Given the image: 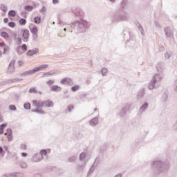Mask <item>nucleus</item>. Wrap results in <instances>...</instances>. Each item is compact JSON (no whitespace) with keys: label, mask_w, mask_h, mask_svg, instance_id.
Listing matches in <instances>:
<instances>
[{"label":"nucleus","mask_w":177,"mask_h":177,"mask_svg":"<svg viewBox=\"0 0 177 177\" xmlns=\"http://www.w3.org/2000/svg\"><path fill=\"white\" fill-rule=\"evenodd\" d=\"M4 153L5 152L3 151V149L1 147H0V154L3 155Z\"/></svg>","instance_id":"nucleus-31"},{"label":"nucleus","mask_w":177,"mask_h":177,"mask_svg":"<svg viewBox=\"0 0 177 177\" xmlns=\"http://www.w3.org/2000/svg\"><path fill=\"white\" fill-rule=\"evenodd\" d=\"M3 21H4V23H8L9 19L5 18V19H3Z\"/></svg>","instance_id":"nucleus-39"},{"label":"nucleus","mask_w":177,"mask_h":177,"mask_svg":"<svg viewBox=\"0 0 177 177\" xmlns=\"http://www.w3.org/2000/svg\"><path fill=\"white\" fill-rule=\"evenodd\" d=\"M8 16H10V17H15V16H16V11L15 10L9 11Z\"/></svg>","instance_id":"nucleus-18"},{"label":"nucleus","mask_w":177,"mask_h":177,"mask_svg":"<svg viewBox=\"0 0 177 177\" xmlns=\"http://www.w3.org/2000/svg\"><path fill=\"white\" fill-rule=\"evenodd\" d=\"M64 30L66 31V28H64Z\"/></svg>","instance_id":"nucleus-43"},{"label":"nucleus","mask_w":177,"mask_h":177,"mask_svg":"<svg viewBox=\"0 0 177 177\" xmlns=\"http://www.w3.org/2000/svg\"><path fill=\"white\" fill-rule=\"evenodd\" d=\"M53 3H54V5H56V3H59V0H53Z\"/></svg>","instance_id":"nucleus-36"},{"label":"nucleus","mask_w":177,"mask_h":177,"mask_svg":"<svg viewBox=\"0 0 177 177\" xmlns=\"http://www.w3.org/2000/svg\"><path fill=\"white\" fill-rule=\"evenodd\" d=\"M51 91H53V92H59L62 91V88L59 86L54 85L52 86Z\"/></svg>","instance_id":"nucleus-10"},{"label":"nucleus","mask_w":177,"mask_h":177,"mask_svg":"<svg viewBox=\"0 0 177 177\" xmlns=\"http://www.w3.org/2000/svg\"><path fill=\"white\" fill-rule=\"evenodd\" d=\"M74 109V106L73 105H70L68 106V109L69 111H71Z\"/></svg>","instance_id":"nucleus-30"},{"label":"nucleus","mask_w":177,"mask_h":177,"mask_svg":"<svg viewBox=\"0 0 177 177\" xmlns=\"http://www.w3.org/2000/svg\"><path fill=\"white\" fill-rule=\"evenodd\" d=\"M15 63H16L15 60L11 61L8 66L9 70H15Z\"/></svg>","instance_id":"nucleus-16"},{"label":"nucleus","mask_w":177,"mask_h":177,"mask_svg":"<svg viewBox=\"0 0 177 177\" xmlns=\"http://www.w3.org/2000/svg\"><path fill=\"white\" fill-rule=\"evenodd\" d=\"M2 55V53L0 52V56Z\"/></svg>","instance_id":"nucleus-45"},{"label":"nucleus","mask_w":177,"mask_h":177,"mask_svg":"<svg viewBox=\"0 0 177 177\" xmlns=\"http://www.w3.org/2000/svg\"><path fill=\"white\" fill-rule=\"evenodd\" d=\"M61 84L63 85H73V80L68 77L64 78L61 80Z\"/></svg>","instance_id":"nucleus-6"},{"label":"nucleus","mask_w":177,"mask_h":177,"mask_svg":"<svg viewBox=\"0 0 177 177\" xmlns=\"http://www.w3.org/2000/svg\"><path fill=\"white\" fill-rule=\"evenodd\" d=\"M102 73V75H106L107 74V68H103Z\"/></svg>","instance_id":"nucleus-27"},{"label":"nucleus","mask_w":177,"mask_h":177,"mask_svg":"<svg viewBox=\"0 0 177 177\" xmlns=\"http://www.w3.org/2000/svg\"><path fill=\"white\" fill-rule=\"evenodd\" d=\"M41 11L42 12H46V7L44 6V7L41 8Z\"/></svg>","instance_id":"nucleus-35"},{"label":"nucleus","mask_w":177,"mask_h":177,"mask_svg":"<svg viewBox=\"0 0 177 177\" xmlns=\"http://www.w3.org/2000/svg\"><path fill=\"white\" fill-rule=\"evenodd\" d=\"M20 26H26L27 24V20L26 19H20L19 21Z\"/></svg>","instance_id":"nucleus-14"},{"label":"nucleus","mask_w":177,"mask_h":177,"mask_svg":"<svg viewBox=\"0 0 177 177\" xmlns=\"http://www.w3.org/2000/svg\"><path fill=\"white\" fill-rule=\"evenodd\" d=\"M141 109H147V103L144 104L142 106Z\"/></svg>","instance_id":"nucleus-33"},{"label":"nucleus","mask_w":177,"mask_h":177,"mask_svg":"<svg viewBox=\"0 0 177 177\" xmlns=\"http://www.w3.org/2000/svg\"><path fill=\"white\" fill-rule=\"evenodd\" d=\"M55 84V80H48L47 82V85H53Z\"/></svg>","instance_id":"nucleus-26"},{"label":"nucleus","mask_w":177,"mask_h":177,"mask_svg":"<svg viewBox=\"0 0 177 177\" xmlns=\"http://www.w3.org/2000/svg\"><path fill=\"white\" fill-rule=\"evenodd\" d=\"M21 149H22V150H26L27 149V146H26V145H22Z\"/></svg>","instance_id":"nucleus-34"},{"label":"nucleus","mask_w":177,"mask_h":177,"mask_svg":"<svg viewBox=\"0 0 177 177\" xmlns=\"http://www.w3.org/2000/svg\"><path fill=\"white\" fill-rule=\"evenodd\" d=\"M30 32H32L34 35H38V28L34 25L31 28H30Z\"/></svg>","instance_id":"nucleus-9"},{"label":"nucleus","mask_w":177,"mask_h":177,"mask_svg":"<svg viewBox=\"0 0 177 177\" xmlns=\"http://www.w3.org/2000/svg\"><path fill=\"white\" fill-rule=\"evenodd\" d=\"M1 37L4 38V39H8L9 38V34H8L6 32H1Z\"/></svg>","instance_id":"nucleus-15"},{"label":"nucleus","mask_w":177,"mask_h":177,"mask_svg":"<svg viewBox=\"0 0 177 177\" xmlns=\"http://www.w3.org/2000/svg\"><path fill=\"white\" fill-rule=\"evenodd\" d=\"M1 10H2V12H8V7L6 6V5L2 4L1 6Z\"/></svg>","instance_id":"nucleus-19"},{"label":"nucleus","mask_w":177,"mask_h":177,"mask_svg":"<svg viewBox=\"0 0 177 177\" xmlns=\"http://www.w3.org/2000/svg\"><path fill=\"white\" fill-rule=\"evenodd\" d=\"M17 44H18V45L21 44V38H18L17 39Z\"/></svg>","instance_id":"nucleus-32"},{"label":"nucleus","mask_w":177,"mask_h":177,"mask_svg":"<svg viewBox=\"0 0 177 177\" xmlns=\"http://www.w3.org/2000/svg\"><path fill=\"white\" fill-rule=\"evenodd\" d=\"M21 156H22V157H27V153H22Z\"/></svg>","instance_id":"nucleus-41"},{"label":"nucleus","mask_w":177,"mask_h":177,"mask_svg":"<svg viewBox=\"0 0 177 177\" xmlns=\"http://www.w3.org/2000/svg\"><path fill=\"white\" fill-rule=\"evenodd\" d=\"M23 63H24L23 61H19L18 62L19 66H23Z\"/></svg>","instance_id":"nucleus-37"},{"label":"nucleus","mask_w":177,"mask_h":177,"mask_svg":"<svg viewBox=\"0 0 177 177\" xmlns=\"http://www.w3.org/2000/svg\"><path fill=\"white\" fill-rule=\"evenodd\" d=\"M9 109H10V110L15 111V110H16V106H15V105H10V106H9Z\"/></svg>","instance_id":"nucleus-28"},{"label":"nucleus","mask_w":177,"mask_h":177,"mask_svg":"<svg viewBox=\"0 0 177 177\" xmlns=\"http://www.w3.org/2000/svg\"><path fill=\"white\" fill-rule=\"evenodd\" d=\"M32 106H34L35 107H37V109H40L41 107H44V103L43 102L33 100Z\"/></svg>","instance_id":"nucleus-7"},{"label":"nucleus","mask_w":177,"mask_h":177,"mask_svg":"<svg viewBox=\"0 0 177 177\" xmlns=\"http://www.w3.org/2000/svg\"><path fill=\"white\" fill-rule=\"evenodd\" d=\"M148 88L149 89H154V84H149Z\"/></svg>","instance_id":"nucleus-29"},{"label":"nucleus","mask_w":177,"mask_h":177,"mask_svg":"<svg viewBox=\"0 0 177 177\" xmlns=\"http://www.w3.org/2000/svg\"><path fill=\"white\" fill-rule=\"evenodd\" d=\"M78 89H80V86L78 85L74 86L71 88V91H73V92H75L78 91Z\"/></svg>","instance_id":"nucleus-21"},{"label":"nucleus","mask_w":177,"mask_h":177,"mask_svg":"<svg viewBox=\"0 0 177 177\" xmlns=\"http://www.w3.org/2000/svg\"><path fill=\"white\" fill-rule=\"evenodd\" d=\"M97 118H95L90 122V125H91V127H95V125H97Z\"/></svg>","instance_id":"nucleus-11"},{"label":"nucleus","mask_w":177,"mask_h":177,"mask_svg":"<svg viewBox=\"0 0 177 177\" xmlns=\"http://www.w3.org/2000/svg\"><path fill=\"white\" fill-rule=\"evenodd\" d=\"M4 135L7 136L8 142H12V140H13L12 129H8L6 133H5Z\"/></svg>","instance_id":"nucleus-5"},{"label":"nucleus","mask_w":177,"mask_h":177,"mask_svg":"<svg viewBox=\"0 0 177 177\" xmlns=\"http://www.w3.org/2000/svg\"><path fill=\"white\" fill-rule=\"evenodd\" d=\"M35 111H36L37 113H39L40 114H45V111L42 109H37Z\"/></svg>","instance_id":"nucleus-25"},{"label":"nucleus","mask_w":177,"mask_h":177,"mask_svg":"<svg viewBox=\"0 0 177 177\" xmlns=\"http://www.w3.org/2000/svg\"><path fill=\"white\" fill-rule=\"evenodd\" d=\"M48 67H49V65L44 64L39 67L35 68L33 70L26 72V74H28L29 75L31 74H35V73H38V71H42V70H46V68H48Z\"/></svg>","instance_id":"nucleus-1"},{"label":"nucleus","mask_w":177,"mask_h":177,"mask_svg":"<svg viewBox=\"0 0 177 177\" xmlns=\"http://www.w3.org/2000/svg\"><path fill=\"white\" fill-rule=\"evenodd\" d=\"M29 93H37V89L35 88H32L29 90Z\"/></svg>","instance_id":"nucleus-23"},{"label":"nucleus","mask_w":177,"mask_h":177,"mask_svg":"<svg viewBox=\"0 0 177 177\" xmlns=\"http://www.w3.org/2000/svg\"><path fill=\"white\" fill-rule=\"evenodd\" d=\"M85 158V153H82L80 155V158L82 159V158Z\"/></svg>","instance_id":"nucleus-40"},{"label":"nucleus","mask_w":177,"mask_h":177,"mask_svg":"<svg viewBox=\"0 0 177 177\" xmlns=\"http://www.w3.org/2000/svg\"><path fill=\"white\" fill-rule=\"evenodd\" d=\"M6 127H8L7 124H3L0 126V135L3 134V131Z\"/></svg>","instance_id":"nucleus-12"},{"label":"nucleus","mask_w":177,"mask_h":177,"mask_svg":"<svg viewBox=\"0 0 177 177\" xmlns=\"http://www.w3.org/2000/svg\"><path fill=\"white\" fill-rule=\"evenodd\" d=\"M8 26H10L11 28H15V27H16V23L13 21L9 22Z\"/></svg>","instance_id":"nucleus-20"},{"label":"nucleus","mask_w":177,"mask_h":177,"mask_svg":"<svg viewBox=\"0 0 177 177\" xmlns=\"http://www.w3.org/2000/svg\"><path fill=\"white\" fill-rule=\"evenodd\" d=\"M34 22L35 23V24H39V23H41V17H35Z\"/></svg>","instance_id":"nucleus-17"},{"label":"nucleus","mask_w":177,"mask_h":177,"mask_svg":"<svg viewBox=\"0 0 177 177\" xmlns=\"http://www.w3.org/2000/svg\"><path fill=\"white\" fill-rule=\"evenodd\" d=\"M37 53H39V50L38 48H34L32 50H29L26 53V56L31 57V56H34V55H37Z\"/></svg>","instance_id":"nucleus-4"},{"label":"nucleus","mask_w":177,"mask_h":177,"mask_svg":"<svg viewBox=\"0 0 177 177\" xmlns=\"http://www.w3.org/2000/svg\"><path fill=\"white\" fill-rule=\"evenodd\" d=\"M21 167H22V168H26L27 167V165L26 163H22L21 164Z\"/></svg>","instance_id":"nucleus-38"},{"label":"nucleus","mask_w":177,"mask_h":177,"mask_svg":"<svg viewBox=\"0 0 177 177\" xmlns=\"http://www.w3.org/2000/svg\"><path fill=\"white\" fill-rule=\"evenodd\" d=\"M24 9L26 10V12H32L34 7L32 6H26Z\"/></svg>","instance_id":"nucleus-13"},{"label":"nucleus","mask_w":177,"mask_h":177,"mask_svg":"<svg viewBox=\"0 0 177 177\" xmlns=\"http://www.w3.org/2000/svg\"><path fill=\"white\" fill-rule=\"evenodd\" d=\"M43 107H53V102L50 100L43 101Z\"/></svg>","instance_id":"nucleus-8"},{"label":"nucleus","mask_w":177,"mask_h":177,"mask_svg":"<svg viewBox=\"0 0 177 177\" xmlns=\"http://www.w3.org/2000/svg\"><path fill=\"white\" fill-rule=\"evenodd\" d=\"M48 75H52V73L48 74Z\"/></svg>","instance_id":"nucleus-44"},{"label":"nucleus","mask_w":177,"mask_h":177,"mask_svg":"<svg viewBox=\"0 0 177 177\" xmlns=\"http://www.w3.org/2000/svg\"><path fill=\"white\" fill-rule=\"evenodd\" d=\"M0 121H2V117L0 116Z\"/></svg>","instance_id":"nucleus-42"},{"label":"nucleus","mask_w":177,"mask_h":177,"mask_svg":"<svg viewBox=\"0 0 177 177\" xmlns=\"http://www.w3.org/2000/svg\"><path fill=\"white\" fill-rule=\"evenodd\" d=\"M21 35H22L25 42H27L28 38L30 37V31L28 29H21Z\"/></svg>","instance_id":"nucleus-3"},{"label":"nucleus","mask_w":177,"mask_h":177,"mask_svg":"<svg viewBox=\"0 0 177 177\" xmlns=\"http://www.w3.org/2000/svg\"><path fill=\"white\" fill-rule=\"evenodd\" d=\"M21 49H22V50H24V52H27V45L23 44L21 46Z\"/></svg>","instance_id":"nucleus-24"},{"label":"nucleus","mask_w":177,"mask_h":177,"mask_svg":"<svg viewBox=\"0 0 177 177\" xmlns=\"http://www.w3.org/2000/svg\"><path fill=\"white\" fill-rule=\"evenodd\" d=\"M40 154L41 155H36L33 157V161H35L37 162V161H41V160H42L43 157L42 156H46L47 152L46 150L43 149L40 151Z\"/></svg>","instance_id":"nucleus-2"},{"label":"nucleus","mask_w":177,"mask_h":177,"mask_svg":"<svg viewBox=\"0 0 177 177\" xmlns=\"http://www.w3.org/2000/svg\"><path fill=\"white\" fill-rule=\"evenodd\" d=\"M24 106L26 110H30V109H31V104H30V103L25 104Z\"/></svg>","instance_id":"nucleus-22"}]
</instances>
